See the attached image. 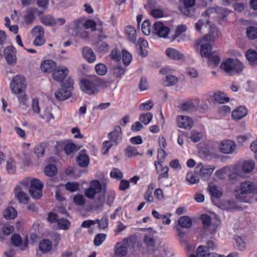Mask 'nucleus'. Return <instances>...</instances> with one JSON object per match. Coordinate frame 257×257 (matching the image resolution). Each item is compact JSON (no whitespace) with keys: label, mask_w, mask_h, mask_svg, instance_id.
Listing matches in <instances>:
<instances>
[{"label":"nucleus","mask_w":257,"mask_h":257,"mask_svg":"<svg viewBox=\"0 0 257 257\" xmlns=\"http://www.w3.org/2000/svg\"><path fill=\"white\" fill-rule=\"evenodd\" d=\"M32 197L40 199L42 196L43 183L39 179H33L31 181L30 178H26L20 181L15 189V195L20 203L26 204L28 203L29 197L25 191L28 189Z\"/></svg>","instance_id":"obj_1"},{"label":"nucleus","mask_w":257,"mask_h":257,"mask_svg":"<svg viewBox=\"0 0 257 257\" xmlns=\"http://www.w3.org/2000/svg\"><path fill=\"white\" fill-rule=\"evenodd\" d=\"M101 84V80L96 76H91L81 79L80 82V87L82 92L92 95H95L98 92V88Z\"/></svg>","instance_id":"obj_2"},{"label":"nucleus","mask_w":257,"mask_h":257,"mask_svg":"<svg viewBox=\"0 0 257 257\" xmlns=\"http://www.w3.org/2000/svg\"><path fill=\"white\" fill-rule=\"evenodd\" d=\"M235 196L237 199L244 202H247L245 199L247 195L257 194V184L250 181H244L240 184L239 188L235 191Z\"/></svg>","instance_id":"obj_3"},{"label":"nucleus","mask_w":257,"mask_h":257,"mask_svg":"<svg viewBox=\"0 0 257 257\" xmlns=\"http://www.w3.org/2000/svg\"><path fill=\"white\" fill-rule=\"evenodd\" d=\"M220 68L230 76L234 75L240 73L244 66L237 59L228 58L220 65Z\"/></svg>","instance_id":"obj_4"},{"label":"nucleus","mask_w":257,"mask_h":257,"mask_svg":"<svg viewBox=\"0 0 257 257\" xmlns=\"http://www.w3.org/2000/svg\"><path fill=\"white\" fill-rule=\"evenodd\" d=\"M25 78L21 75H17L13 79L10 88L13 93L19 94L23 92L26 87Z\"/></svg>","instance_id":"obj_5"},{"label":"nucleus","mask_w":257,"mask_h":257,"mask_svg":"<svg viewBox=\"0 0 257 257\" xmlns=\"http://www.w3.org/2000/svg\"><path fill=\"white\" fill-rule=\"evenodd\" d=\"M134 242V238L128 237L117 242L115 245V254L121 257L125 256L127 253V247L133 244Z\"/></svg>","instance_id":"obj_6"},{"label":"nucleus","mask_w":257,"mask_h":257,"mask_svg":"<svg viewBox=\"0 0 257 257\" xmlns=\"http://www.w3.org/2000/svg\"><path fill=\"white\" fill-rule=\"evenodd\" d=\"M102 189V186L98 180L91 181L90 186L85 191L84 194L86 197L90 199L94 198L96 194H100Z\"/></svg>","instance_id":"obj_7"},{"label":"nucleus","mask_w":257,"mask_h":257,"mask_svg":"<svg viewBox=\"0 0 257 257\" xmlns=\"http://www.w3.org/2000/svg\"><path fill=\"white\" fill-rule=\"evenodd\" d=\"M219 150L224 154H233L237 152V147L234 142L229 140H223L219 145Z\"/></svg>","instance_id":"obj_8"},{"label":"nucleus","mask_w":257,"mask_h":257,"mask_svg":"<svg viewBox=\"0 0 257 257\" xmlns=\"http://www.w3.org/2000/svg\"><path fill=\"white\" fill-rule=\"evenodd\" d=\"M195 3V0H184L183 5L179 7V10L184 15L192 17L194 15Z\"/></svg>","instance_id":"obj_9"},{"label":"nucleus","mask_w":257,"mask_h":257,"mask_svg":"<svg viewBox=\"0 0 257 257\" xmlns=\"http://www.w3.org/2000/svg\"><path fill=\"white\" fill-rule=\"evenodd\" d=\"M170 32V29L161 22H157L154 25L153 33L159 37L166 38Z\"/></svg>","instance_id":"obj_10"},{"label":"nucleus","mask_w":257,"mask_h":257,"mask_svg":"<svg viewBox=\"0 0 257 257\" xmlns=\"http://www.w3.org/2000/svg\"><path fill=\"white\" fill-rule=\"evenodd\" d=\"M4 56L9 64L14 65L16 63V50L13 46L7 47L4 51Z\"/></svg>","instance_id":"obj_11"},{"label":"nucleus","mask_w":257,"mask_h":257,"mask_svg":"<svg viewBox=\"0 0 257 257\" xmlns=\"http://www.w3.org/2000/svg\"><path fill=\"white\" fill-rule=\"evenodd\" d=\"M54 72L52 74L53 79L57 81L62 82L68 75L69 70L64 66L56 67Z\"/></svg>","instance_id":"obj_12"},{"label":"nucleus","mask_w":257,"mask_h":257,"mask_svg":"<svg viewBox=\"0 0 257 257\" xmlns=\"http://www.w3.org/2000/svg\"><path fill=\"white\" fill-rule=\"evenodd\" d=\"M225 10L220 7L211 8L205 11V14L208 18H223L225 17Z\"/></svg>","instance_id":"obj_13"},{"label":"nucleus","mask_w":257,"mask_h":257,"mask_svg":"<svg viewBox=\"0 0 257 257\" xmlns=\"http://www.w3.org/2000/svg\"><path fill=\"white\" fill-rule=\"evenodd\" d=\"M177 125L180 128H191L193 125V121L190 117L185 115H180L177 119Z\"/></svg>","instance_id":"obj_14"},{"label":"nucleus","mask_w":257,"mask_h":257,"mask_svg":"<svg viewBox=\"0 0 257 257\" xmlns=\"http://www.w3.org/2000/svg\"><path fill=\"white\" fill-rule=\"evenodd\" d=\"M209 33L201 40V42L202 41H206V42L212 43L213 42L215 39L219 38L220 33L217 28L211 26H209Z\"/></svg>","instance_id":"obj_15"},{"label":"nucleus","mask_w":257,"mask_h":257,"mask_svg":"<svg viewBox=\"0 0 257 257\" xmlns=\"http://www.w3.org/2000/svg\"><path fill=\"white\" fill-rule=\"evenodd\" d=\"M148 46V42L146 40L139 38L136 44V49L138 51V54L142 57H146L148 55V51L146 48Z\"/></svg>","instance_id":"obj_16"},{"label":"nucleus","mask_w":257,"mask_h":257,"mask_svg":"<svg viewBox=\"0 0 257 257\" xmlns=\"http://www.w3.org/2000/svg\"><path fill=\"white\" fill-rule=\"evenodd\" d=\"M166 54L170 58L176 60H184V55L177 50L169 48L166 49Z\"/></svg>","instance_id":"obj_17"},{"label":"nucleus","mask_w":257,"mask_h":257,"mask_svg":"<svg viewBox=\"0 0 257 257\" xmlns=\"http://www.w3.org/2000/svg\"><path fill=\"white\" fill-rule=\"evenodd\" d=\"M105 202V193L102 192L98 195L95 199L92 207L97 211H101L103 209Z\"/></svg>","instance_id":"obj_18"},{"label":"nucleus","mask_w":257,"mask_h":257,"mask_svg":"<svg viewBox=\"0 0 257 257\" xmlns=\"http://www.w3.org/2000/svg\"><path fill=\"white\" fill-rule=\"evenodd\" d=\"M71 92L70 89H66L64 87L57 89L55 93L56 98L59 100H64L71 95Z\"/></svg>","instance_id":"obj_19"},{"label":"nucleus","mask_w":257,"mask_h":257,"mask_svg":"<svg viewBox=\"0 0 257 257\" xmlns=\"http://www.w3.org/2000/svg\"><path fill=\"white\" fill-rule=\"evenodd\" d=\"M82 53L85 59L89 63H93L96 60V56L93 50L88 47L82 49Z\"/></svg>","instance_id":"obj_20"},{"label":"nucleus","mask_w":257,"mask_h":257,"mask_svg":"<svg viewBox=\"0 0 257 257\" xmlns=\"http://www.w3.org/2000/svg\"><path fill=\"white\" fill-rule=\"evenodd\" d=\"M247 113L246 108L243 106H240L232 111L231 115L234 119L239 120L245 116Z\"/></svg>","instance_id":"obj_21"},{"label":"nucleus","mask_w":257,"mask_h":257,"mask_svg":"<svg viewBox=\"0 0 257 257\" xmlns=\"http://www.w3.org/2000/svg\"><path fill=\"white\" fill-rule=\"evenodd\" d=\"M215 167L213 165H205L200 169V173L202 178L205 180H208L213 173Z\"/></svg>","instance_id":"obj_22"},{"label":"nucleus","mask_w":257,"mask_h":257,"mask_svg":"<svg viewBox=\"0 0 257 257\" xmlns=\"http://www.w3.org/2000/svg\"><path fill=\"white\" fill-rule=\"evenodd\" d=\"M125 34L128 41L134 44H136L137 35L136 29L134 27L127 26L125 28Z\"/></svg>","instance_id":"obj_23"},{"label":"nucleus","mask_w":257,"mask_h":257,"mask_svg":"<svg viewBox=\"0 0 257 257\" xmlns=\"http://www.w3.org/2000/svg\"><path fill=\"white\" fill-rule=\"evenodd\" d=\"M56 65L54 61L50 60L44 61L41 65V69L44 72L51 73L55 68Z\"/></svg>","instance_id":"obj_24"},{"label":"nucleus","mask_w":257,"mask_h":257,"mask_svg":"<svg viewBox=\"0 0 257 257\" xmlns=\"http://www.w3.org/2000/svg\"><path fill=\"white\" fill-rule=\"evenodd\" d=\"M254 168L255 163L253 160H250L243 161L241 165V171L245 174L252 172Z\"/></svg>","instance_id":"obj_25"},{"label":"nucleus","mask_w":257,"mask_h":257,"mask_svg":"<svg viewBox=\"0 0 257 257\" xmlns=\"http://www.w3.org/2000/svg\"><path fill=\"white\" fill-rule=\"evenodd\" d=\"M245 56L250 65L252 66H257V52L255 50H248L246 52Z\"/></svg>","instance_id":"obj_26"},{"label":"nucleus","mask_w":257,"mask_h":257,"mask_svg":"<svg viewBox=\"0 0 257 257\" xmlns=\"http://www.w3.org/2000/svg\"><path fill=\"white\" fill-rule=\"evenodd\" d=\"M202 18L195 24V29L198 32H201L202 27L207 28V26L210 22L209 20L207 18L208 16L206 15L205 12L202 14Z\"/></svg>","instance_id":"obj_27"},{"label":"nucleus","mask_w":257,"mask_h":257,"mask_svg":"<svg viewBox=\"0 0 257 257\" xmlns=\"http://www.w3.org/2000/svg\"><path fill=\"white\" fill-rule=\"evenodd\" d=\"M241 175V172L237 165H234L229 168V173L228 175L230 180L234 181L238 177Z\"/></svg>","instance_id":"obj_28"},{"label":"nucleus","mask_w":257,"mask_h":257,"mask_svg":"<svg viewBox=\"0 0 257 257\" xmlns=\"http://www.w3.org/2000/svg\"><path fill=\"white\" fill-rule=\"evenodd\" d=\"M205 41L201 42V40L199 42V44L201 45L200 54L202 56L205 57H208L212 54L211 52V46L208 43H203Z\"/></svg>","instance_id":"obj_29"},{"label":"nucleus","mask_w":257,"mask_h":257,"mask_svg":"<svg viewBox=\"0 0 257 257\" xmlns=\"http://www.w3.org/2000/svg\"><path fill=\"white\" fill-rule=\"evenodd\" d=\"M40 22L45 26H53L56 25V20L52 16L47 15L40 17Z\"/></svg>","instance_id":"obj_30"},{"label":"nucleus","mask_w":257,"mask_h":257,"mask_svg":"<svg viewBox=\"0 0 257 257\" xmlns=\"http://www.w3.org/2000/svg\"><path fill=\"white\" fill-rule=\"evenodd\" d=\"M17 216V210L13 207H8L4 212V216L7 220H13Z\"/></svg>","instance_id":"obj_31"},{"label":"nucleus","mask_w":257,"mask_h":257,"mask_svg":"<svg viewBox=\"0 0 257 257\" xmlns=\"http://www.w3.org/2000/svg\"><path fill=\"white\" fill-rule=\"evenodd\" d=\"M209 253V252L207 246L200 245L197 248L196 255L191 254L190 257H207Z\"/></svg>","instance_id":"obj_32"},{"label":"nucleus","mask_w":257,"mask_h":257,"mask_svg":"<svg viewBox=\"0 0 257 257\" xmlns=\"http://www.w3.org/2000/svg\"><path fill=\"white\" fill-rule=\"evenodd\" d=\"M77 162L80 166L85 167L88 165L89 162V159L86 154L81 152L77 158Z\"/></svg>","instance_id":"obj_33"},{"label":"nucleus","mask_w":257,"mask_h":257,"mask_svg":"<svg viewBox=\"0 0 257 257\" xmlns=\"http://www.w3.org/2000/svg\"><path fill=\"white\" fill-rule=\"evenodd\" d=\"M39 249L43 253H47L52 249L51 242L48 239H44L39 244Z\"/></svg>","instance_id":"obj_34"},{"label":"nucleus","mask_w":257,"mask_h":257,"mask_svg":"<svg viewBox=\"0 0 257 257\" xmlns=\"http://www.w3.org/2000/svg\"><path fill=\"white\" fill-rule=\"evenodd\" d=\"M179 226L183 228H190L192 225V220L187 216H183L178 219Z\"/></svg>","instance_id":"obj_35"},{"label":"nucleus","mask_w":257,"mask_h":257,"mask_svg":"<svg viewBox=\"0 0 257 257\" xmlns=\"http://www.w3.org/2000/svg\"><path fill=\"white\" fill-rule=\"evenodd\" d=\"M215 100L219 103H224L229 101V98L225 94L221 91L216 92L214 94Z\"/></svg>","instance_id":"obj_36"},{"label":"nucleus","mask_w":257,"mask_h":257,"mask_svg":"<svg viewBox=\"0 0 257 257\" xmlns=\"http://www.w3.org/2000/svg\"><path fill=\"white\" fill-rule=\"evenodd\" d=\"M144 241L146 245L151 248L152 250H155L156 240L154 236L151 234L146 235Z\"/></svg>","instance_id":"obj_37"},{"label":"nucleus","mask_w":257,"mask_h":257,"mask_svg":"<svg viewBox=\"0 0 257 257\" xmlns=\"http://www.w3.org/2000/svg\"><path fill=\"white\" fill-rule=\"evenodd\" d=\"M121 135V128L118 126L115 127L113 131L108 134V137L111 141L116 143Z\"/></svg>","instance_id":"obj_38"},{"label":"nucleus","mask_w":257,"mask_h":257,"mask_svg":"<svg viewBox=\"0 0 257 257\" xmlns=\"http://www.w3.org/2000/svg\"><path fill=\"white\" fill-rule=\"evenodd\" d=\"M57 225L60 229L66 230L70 228V222L67 219L61 218L57 220Z\"/></svg>","instance_id":"obj_39"},{"label":"nucleus","mask_w":257,"mask_h":257,"mask_svg":"<svg viewBox=\"0 0 257 257\" xmlns=\"http://www.w3.org/2000/svg\"><path fill=\"white\" fill-rule=\"evenodd\" d=\"M178 82L177 77L173 75H167L164 81V85L165 86H170L176 85Z\"/></svg>","instance_id":"obj_40"},{"label":"nucleus","mask_w":257,"mask_h":257,"mask_svg":"<svg viewBox=\"0 0 257 257\" xmlns=\"http://www.w3.org/2000/svg\"><path fill=\"white\" fill-rule=\"evenodd\" d=\"M153 118V114L151 112H147L140 114L139 119L144 124L147 125L150 123Z\"/></svg>","instance_id":"obj_41"},{"label":"nucleus","mask_w":257,"mask_h":257,"mask_svg":"<svg viewBox=\"0 0 257 257\" xmlns=\"http://www.w3.org/2000/svg\"><path fill=\"white\" fill-rule=\"evenodd\" d=\"M209 192L212 197L219 198L221 197L222 193L217 189L215 185H209L208 187Z\"/></svg>","instance_id":"obj_42"},{"label":"nucleus","mask_w":257,"mask_h":257,"mask_svg":"<svg viewBox=\"0 0 257 257\" xmlns=\"http://www.w3.org/2000/svg\"><path fill=\"white\" fill-rule=\"evenodd\" d=\"M96 49L99 52H106L109 50V46L107 43L99 40L96 44Z\"/></svg>","instance_id":"obj_43"},{"label":"nucleus","mask_w":257,"mask_h":257,"mask_svg":"<svg viewBox=\"0 0 257 257\" xmlns=\"http://www.w3.org/2000/svg\"><path fill=\"white\" fill-rule=\"evenodd\" d=\"M246 35L250 39L257 38V28L253 26L248 27L246 29Z\"/></svg>","instance_id":"obj_44"},{"label":"nucleus","mask_w":257,"mask_h":257,"mask_svg":"<svg viewBox=\"0 0 257 257\" xmlns=\"http://www.w3.org/2000/svg\"><path fill=\"white\" fill-rule=\"evenodd\" d=\"M57 172V169L54 165H49L44 168L45 174L48 176L52 177L54 176Z\"/></svg>","instance_id":"obj_45"},{"label":"nucleus","mask_w":257,"mask_h":257,"mask_svg":"<svg viewBox=\"0 0 257 257\" xmlns=\"http://www.w3.org/2000/svg\"><path fill=\"white\" fill-rule=\"evenodd\" d=\"M181 109L183 111L191 112L196 110L194 104L192 101H188L183 103L181 106Z\"/></svg>","instance_id":"obj_46"},{"label":"nucleus","mask_w":257,"mask_h":257,"mask_svg":"<svg viewBox=\"0 0 257 257\" xmlns=\"http://www.w3.org/2000/svg\"><path fill=\"white\" fill-rule=\"evenodd\" d=\"M77 150V146L72 143H68L64 146V151L67 155H70Z\"/></svg>","instance_id":"obj_47"},{"label":"nucleus","mask_w":257,"mask_h":257,"mask_svg":"<svg viewBox=\"0 0 257 257\" xmlns=\"http://www.w3.org/2000/svg\"><path fill=\"white\" fill-rule=\"evenodd\" d=\"M122 59L123 62L126 66L128 65L132 60V55L125 50L122 51Z\"/></svg>","instance_id":"obj_48"},{"label":"nucleus","mask_w":257,"mask_h":257,"mask_svg":"<svg viewBox=\"0 0 257 257\" xmlns=\"http://www.w3.org/2000/svg\"><path fill=\"white\" fill-rule=\"evenodd\" d=\"M142 30L146 36H148L151 33V22L149 20H145L142 24Z\"/></svg>","instance_id":"obj_49"},{"label":"nucleus","mask_w":257,"mask_h":257,"mask_svg":"<svg viewBox=\"0 0 257 257\" xmlns=\"http://www.w3.org/2000/svg\"><path fill=\"white\" fill-rule=\"evenodd\" d=\"M83 27L85 29H90L92 31H94L96 30V24L92 20H86L83 23Z\"/></svg>","instance_id":"obj_50"},{"label":"nucleus","mask_w":257,"mask_h":257,"mask_svg":"<svg viewBox=\"0 0 257 257\" xmlns=\"http://www.w3.org/2000/svg\"><path fill=\"white\" fill-rule=\"evenodd\" d=\"M66 79L61 82V86L65 88L71 89L73 88L74 81L70 77H66Z\"/></svg>","instance_id":"obj_51"},{"label":"nucleus","mask_w":257,"mask_h":257,"mask_svg":"<svg viewBox=\"0 0 257 257\" xmlns=\"http://www.w3.org/2000/svg\"><path fill=\"white\" fill-rule=\"evenodd\" d=\"M125 153L129 158H132L137 155H140L137 152L136 148L133 146H128L125 150Z\"/></svg>","instance_id":"obj_52"},{"label":"nucleus","mask_w":257,"mask_h":257,"mask_svg":"<svg viewBox=\"0 0 257 257\" xmlns=\"http://www.w3.org/2000/svg\"><path fill=\"white\" fill-rule=\"evenodd\" d=\"M95 70L96 73L101 76L104 75L107 72V68L106 66L102 64L99 63L96 65Z\"/></svg>","instance_id":"obj_53"},{"label":"nucleus","mask_w":257,"mask_h":257,"mask_svg":"<svg viewBox=\"0 0 257 257\" xmlns=\"http://www.w3.org/2000/svg\"><path fill=\"white\" fill-rule=\"evenodd\" d=\"M40 116L43 119H47L48 121H50L54 118L50 107H47L43 113L40 114Z\"/></svg>","instance_id":"obj_54"},{"label":"nucleus","mask_w":257,"mask_h":257,"mask_svg":"<svg viewBox=\"0 0 257 257\" xmlns=\"http://www.w3.org/2000/svg\"><path fill=\"white\" fill-rule=\"evenodd\" d=\"M186 180L191 184H193L198 183L199 179L197 174L189 173L187 174Z\"/></svg>","instance_id":"obj_55"},{"label":"nucleus","mask_w":257,"mask_h":257,"mask_svg":"<svg viewBox=\"0 0 257 257\" xmlns=\"http://www.w3.org/2000/svg\"><path fill=\"white\" fill-rule=\"evenodd\" d=\"M201 219L203 224L204 230H207V228L209 227V226L212 223H211L210 217L207 214H203L201 216Z\"/></svg>","instance_id":"obj_56"},{"label":"nucleus","mask_w":257,"mask_h":257,"mask_svg":"<svg viewBox=\"0 0 257 257\" xmlns=\"http://www.w3.org/2000/svg\"><path fill=\"white\" fill-rule=\"evenodd\" d=\"M79 184L76 182H67L65 185L66 190L71 192H75L79 189Z\"/></svg>","instance_id":"obj_57"},{"label":"nucleus","mask_w":257,"mask_h":257,"mask_svg":"<svg viewBox=\"0 0 257 257\" xmlns=\"http://www.w3.org/2000/svg\"><path fill=\"white\" fill-rule=\"evenodd\" d=\"M45 43V40L44 39V35L43 34L37 35L33 42L34 44L36 46H41L44 45Z\"/></svg>","instance_id":"obj_58"},{"label":"nucleus","mask_w":257,"mask_h":257,"mask_svg":"<svg viewBox=\"0 0 257 257\" xmlns=\"http://www.w3.org/2000/svg\"><path fill=\"white\" fill-rule=\"evenodd\" d=\"M35 19V17L34 14L33 12L31 11H29L24 17L25 21L27 25L31 24L34 21Z\"/></svg>","instance_id":"obj_59"},{"label":"nucleus","mask_w":257,"mask_h":257,"mask_svg":"<svg viewBox=\"0 0 257 257\" xmlns=\"http://www.w3.org/2000/svg\"><path fill=\"white\" fill-rule=\"evenodd\" d=\"M207 58H208L209 63L210 65H213L214 66H216L220 63V57L217 55H214L213 53L211 54L209 57Z\"/></svg>","instance_id":"obj_60"},{"label":"nucleus","mask_w":257,"mask_h":257,"mask_svg":"<svg viewBox=\"0 0 257 257\" xmlns=\"http://www.w3.org/2000/svg\"><path fill=\"white\" fill-rule=\"evenodd\" d=\"M74 203L78 206H82L85 203V200L82 195L77 194L75 195L73 199Z\"/></svg>","instance_id":"obj_61"},{"label":"nucleus","mask_w":257,"mask_h":257,"mask_svg":"<svg viewBox=\"0 0 257 257\" xmlns=\"http://www.w3.org/2000/svg\"><path fill=\"white\" fill-rule=\"evenodd\" d=\"M153 102L149 100L146 102L142 103L140 105L139 108L142 110H149L153 107Z\"/></svg>","instance_id":"obj_62"},{"label":"nucleus","mask_w":257,"mask_h":257,"mask_svg":"<svg viewBox=\"0 0 257 257\" xmlns=\"http://www.w3.org/2000/svg\"><path fill=\"white\" fill-rule=\"evenodd\" d=\"M11 240L13 244L16 246H20L22 242L21 237L17 234H14L12 236Z\"/></svg>","instance_id":"obj_63"},{"label":"nucleus","mask_w":257,"mask_h":257,"mask_svg":"<svg viewBox=\"0 0 257 257\" xmlns=\"http://www.w3.org/2000/svg\"><path fill=\"white\" fill-rule=\"evenodd\" d=\"M7 170L9 174H13L15 172L16 166L13 160H11L7 161Z\"/></svg>","instance_id":"obj_64"}]
</instances>
